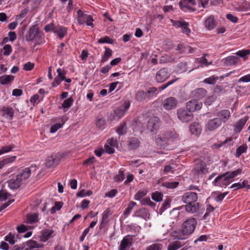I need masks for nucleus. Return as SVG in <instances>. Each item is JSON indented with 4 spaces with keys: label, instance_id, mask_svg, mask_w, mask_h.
<instances>
[{
    "label": "nucleus",
    "instance_id": "nucleus-11",
    "mask_svg": "<svg viewBox=\"0 0 250 250\" xmlns=\"http://www.w3.org/2000/svg\"><path fill=\"white\" fill-rule=\"evenodd\" d=\"M177 104L178 102L175 98L169 97L163 101V106L166 110H170L174 109Z\"/></svg>",
    "mask_w": 250,
    "mask_h": 250
},
{
    "label": "nucleus",
    "instance_id": "nucleus-16",
    "mask_svg": "<svg viewBox=\"0 0 250 250\" xmlns=\"http://www.w3.org/2000/svg\"><path fill=\"white\" fill-rule=\"evenodd\" d=\"M207 95V91L203 88L196 89L191 92L192 97L198 100L204 98Z\"/></svg>",
    "mask_w": 250,
    "mask_h": 250
},
{
    "label": "nucleus",
    "instance_id": "nucleus-18",
    "mask_svg": "<svg viewBox=\"0 0 250 250\" xmlns=\"http://www.w3.org/2000/svg\"><path fill=\"white\" fill-rule=\"evenodd\" d=\"M164 135L167 144L170 142L176 141L178 139V135L174 131L164 132Z\"/></svg>",
    "mask_w": 250,
    "mask_h": 250
},
{
    "label": "nucleus",
    "instance_id": "nucleus-39",
    "mask_svg": "<svg viewBox=\"0 0 250 250\" xmlns=\"http://www.w3.org/2000/svg\"><path fill=\"white\" fill-rule=\"evenodd\" d=\"M105 51L101 60L102 62L107 61L109 58L112 56V50L107 47H105Z\"/></svg>",
    "mask_w": 250,
    "mask_h": 250
},
{
    "label": "nucleus",
    "instance_id": "nucleus-48",
    "mask_svg": "<svg viewBox=\"0 0 250 250\" xmlns=\"http://www.w3.org/2000/svg\"><path fill=\"white\" fill-rule=\"evenodd\" d=\"M15 235L10 233L8 235L5 237L4 240L11 245H14L15 243Z\"/></svg>",
    "mask_w": 250,
    "mask_h": 250
},
{
    "label": "nucleus",
    "instance_id": "nucleus-7",
    "mask_svg": "<svg viewBox=\"0 0 250 250\" xmlns=\"http://www.w3.org/2000/svg\"><path fill=\"white\" fill-rule=\"evenodd\" d=\"M195 174L198 177H202V176L208 173V168L207 165L204 162L198 161L194 168Z\"/></svg>",
    "mask_w": 250,
    "mask_h": 250
},
{
    "label": "nucleus",
    "instance_id": "nucleus-55",
    "mask_svg": "<svg viewBox=\"0 0 250 250\" xmlns=\"http://www.w3.org/2000/svg\"><path fill=\"white\" fill-rule=\"evenodd\" d=\"M62 206V203L61 202H56L55 203V206L53 207L51 209V213H53L56 210H60Z\"/></svg>",
    "mask_w": 250,
    "mask_h": 250
},
{
    "label": "nucleus",
    "instance_id": "nucleus-47",
    "mask_svg": "<svg viewBox=\"0 0 250 250\" xmlns=\"http://www.w3.org/2000/svg\"><path fill=\"white\" fill-rule=\"evenodd\" d=\"M73 102V100L71 97L66 99L62 104V106L63 108H68L72 105Z\"/></svg>",
    "mask_w": 250,
    "mask_h": 250
},
{
    "label": "nucleus",
    "instance_id": "nucleus-23",
    "mask_svg": "<svg viewBox=\"0 0 250 250\" xmlns=\"http://www.w3.org/2000/svg\"><path fill=\"white\" fill-rule=\"evenodd\" d=\"M189 130L192 134L198 135L200 134L202 131L201 126L198 123H194L190 125Z\"/></svg>",
    "mask_w": 250,
    "mask_h": 250
},
{
    "label": "nucleus",
    "instance_id": "nucleus-58",
    "mask_svg": "<svg viewBox=\"0 0 250 250\" xmlns=\"http://www.w3.org/2000/svg\"><path fill=\"white\" fill-rule=\"evenodd\" d=\"M98 42L99 43H112V41L108 37L105 36L104 38H101L99 39Z\"/></svg>",
    "mask_w": 250,
    "mask_h": 250
},
{
    "label": "nucleus",
    "instance_id": "nucleus-37",
    "mask_svg": "<svg viewBox=\"0 0 250 250\" xmlns=\"http://www.w3.org/2000/svg\"><path fill=\"white\" fill-rule=\"evenodd\" d=\"M183 246L179 241L171 242L168 246L167 250H177Z\"/></svg>",
    "mask_w": 250,
    "mask_h": 250
},
{
    "label": "nucleus",
    "instance_id": "nucleus-33",
    "mask_svg": "<svg viewBox=\"0 0 250 250\" xmlns=\"http://www.w3.org/2000/svg\"><path fill=\"white\" fill-rule=\"evenodd\" d=\"M140 145V141L136 138H131L128 141V147L130 149H136Z\"/></svg>",
    "mask_w": 250,
    "mask_h": 250
},
{
    "label": "nucleus",
    "instance_id": "nucleus-31",
    "mask_svg": "<svg viewBox=\"0 0 250 250\" xmlns=\"http://www.w3.org/2000/svg\"><path fill=\"white\" fill-rule=\"evenodd\" d=\"M239 58L235 56H230L226 58L225 64L227 65L230 66L235 64L237 63Z\"/></svg>",
    "mask_w": 250,
    "mask_h": 250
},
{
    "label": "nucleus",
    "instance_id": "nucleus-52",
    "mask_svg": "<svg viewBox=\"0 0 250 250\" xmlns=\"http://www.w3.org/2000/svg\"><path fill=\"white\" fill-rule=\"evenodd\" d=\"M236 54L241 57L245 58L250 55V50H242L238 51Z\"/></svg>",
    "mask_w": 250,
    "mask_h": 250
},
{
    "label": "nucleus",
    "instance_id": "nucleus-30",
    "mask_svg": "<svg viewBox=\"0 0 250 250\" xmlns=\"http://www.w3.org/2000/svg\"><path fill=\"white\" fill-rule=\"evenodd\" d=\"M54 33L60 38H62L66 34V28L62 26H58L54 29Z\"/></svg>",
    "mask_w": 250,
    "mask_h": 250
},
{
    "label": "nucleus",
    "instance_id": "nucleus-24",
    "mask_svg": "<svg viewBox=\"0 0 250 250\" xmlns=\"http://www.w3.org/2000/svg\"><path fill=\"white\" fill-rule=\"evenodd\" d=\"M132 243V239L124 237L121 242L119 250H127Z\"/></svg>",
    "mask_w": 250,
    "mask_h": 250
},
{
    "label": "nucleus",
    "instance_id": "nucleus-21",
    "mask_svg": "<svg viewBox=\"0 0 250 250\" xmlns=\"http://www.w3.org/2000/svg\"><path fill=\"white\" fill-rule=\"evenodd\" d=\"M249 117L248 116H245L240 119L235 125L234 131L237 132H240L242 130L243 126L245 125Z\"/></svg>",
    "mask_w": 250,
    "mask_h": 250
},
{
    "label": "nucleus",
    "instance_id": "nucleus-46",
    "mask_svg": "<svg viewBox=\"0 0 250 250\" xmlns=\"http://www.w3.org/2000/svg\"><path fill=\"white\" fill-rule=\"evenodd\" d=\"M218 80V77H215L214 76H211L208 78L205 79L204 80V82L205 83L209 84H214L216 81Z\"/></svg>",
    "mask_w": 250,
    "mask_h": 250
},
{
    "label": "nucleus",
    "instance_id": "nucleus-42",
    "mask_svg": "<svg viewBox=\"0 0 250 250\" xmlns=\"http://www.w3.org/2000/svg\"><path fill=\"white\" fill-rule=\"evenodd\" d=\"M127 130L126 124L123 123L120 125L117 129V132L119 135H123L126 133Z\"/></svg>",
    "mask_w": 250,
    "mask_h": 250
},
{
    "label": "nucleus",
    "instance_id": "nucleus-35",
    "mask_svg": "<svg viewBox=\"0 0 250 250\" xmlns=\"http://www.w3.org/2000/svg\"><path fill=\"white\" fill-rule=\"evenodd\" d=\"M187 63L186 62H181L178 63L176 66V71L179 73H181L187 71Z\"/></svg>",
    "mask_w": 250,
    "mask_h": 250
},
{
    "label": "nucleus",
    "instance_id": "nucleus-41",
    "mask_svg": "<svg viewBox=\"0 0 250 250\" xmlns=\"http://www.w3.org/2000/svg\"><path fill=\"white\" fill-rule=\"evenodd\" d=\"M125 179V174L124 173V171L120 169L118 172V173L115 175L114 177V180L116 182H121Z\"/></svg>",
    "mask_w": 250,
    "mask_h": 250
},
{
    "label": "nucleus",
    "instance_id": "nucleus-25",
    "mask_svg": "<svg viewBox=\"0 0 250 250\" xmlns=\"http://www.w3.org/2000/svg\"><path fill=\"white\" fill-rule=\"evenodd\" d=\"M155 140L157 145L161 147H164L168 144L164 135V132H161L160 134L156 137Z\"/></svg>",
    "mask_w": 250,
    "mask_h": 250
},
{
    "label": "nucleus",
    "instance_id": "nucleus-49",
    "mask_svg": "<svg viewBox=\"0 0 250 250\" xmlns=\"http://www.w3.org/2000/svg\"><path fill=\"white\" fill-rule=\"evenodd\" d=\"M157 88L155 87H152L148 88L147 91H146V93L147 94V95L149 99H150L151 96L157 95Z\"/></svg>",
    "mask_w": 250,
    "mask_h": 250
},
{
    "label": "nucleus",
    "instance_id": "nucleus-14",
    "mask_svg": "<svg viewBox=\"0 0 250 250\" xmlns=\"http://www.w3.org/2000/svg\"><path fill=\"white\" fill-rule=\"evenodd\" d=\"M39 30V26L37 24H34L30 27L29 31L25 36L26 40L27 42L32 41L37 36V34Z\"/></svg>",
    "mask_w": 250,
    "mask_h": 250
},
{
    "label": "nucleus",
    "instance_id": "nucleus-19",
    "mask_svg": "<svg viewBox=\"0 0 250 250\" xmlns=\"http://www.w3.org/2000/svg\"><path fill=\"white\" fill-rule=\"evenodd\" d=\"M93 19L92 17H78L77 21L80 24L85 23L88 26L93 27Z\"/></svg>",
    "mask_w": 250,
    "mask_h": 250
},
{
    "label": "nucleus",
    "instance_id": "nucleus-12",
    "mask_svg": "<svg viewBox=\"0 0 250 250\" xmlns=\"http://www.w3.org/2000/svg\"><path fill=\"white\" fill-rule=\"evenodd\" d=\"M202 103L198 100L194 99L190 100L186 104V107L192 112L200 110L202 107Z\"/></svg>",
    "mask_w": 250,
    "mask_h": 250
},
{
    "label": "nucleus",
    "instance_id": "nucleus-15",
    "mask_svg": "<svg viewBox=\"0 0 250 250\" xmlns=\"http://www.w3.org/2000/svg\"><path fill=\"white\" fill-rule=\"evenodd\" d=\"M217 118H219L221 123H226L227 122L230 117V112L229 110L227 109L222 110L217 113Z\"/></svg>",
    "mask_w": 250,
    "mask_h": 250
},
{
    "label": "nucleus",
    "instance_id": "nucleus-57",
    "mask_svg": "<svg viewBox=\"0 0 250 250\" xmlns=\"http://www.w3.org/2000/svg\"><path fill=\"white\" fill-rule=\"evenodd\" d=\"M3 55L5 56H8L10 55V54L12 52V48L10 45L9 44H6L3 47Z\"/></svg>",
    "mask_w": 250,
    "mask_h": 250
},
{
    "label": "nucleus",
    "instance_id": "nucleus-51",
    "mask_svg": "<svg viewBox=\"0 0 250 250\" xmlns=\"http://www.w3.org/2000/svg\"><path fill=\"white\" fill-rule=\"evenodd\" d=\"M15 147V146L14 145H10L9 146H3L0 149V155L5 153L8 152L9 151H12V150Z\"/></svg>",
    "mask_w": 250,
    "mask_h": 250
},
{
    "label": "nucleus",
    "instance_id": "nucleus-3",
    "mask_svg": "<svg viewBox=\"0 0 250 250\" xmlns=\"http://www.w3.org/2000/svg\"><path fill=\"white\" fill-rule=\"evenodd\" d=\"M197 225L196 220L194 218H189L186 220L182 226V233L183 235L192 234Z\"/></svg>",
    "mask_w": 250,
    "mask_h": 250
},
{
    "label": "nucleus",
    "instance_id": "nucleus-50",
    "mask_svg": "<svg viewBox=\"0 0 250 250\" xmlns=\"http://www.w3.org/2000/svg\"><path fill=\"white\" fill-rule=\"evenodd\" d=\"M92 194V191L90 190L85 191L84 189H82L77 193V196L78 197H84L86 196H90Z\"/></svg>",
    "mask_w": 250,
    "mask_h": 250
},
{
    "label": "nucleus",
    "instance_id": "nucleus-8",
    "mask_svg": "<svg viewBox=\"0 0 250 250\" xmlns=\"http://www.w3.org/2000/svg\"><path fill=\"white\" fill-rule=\"evenodd\" d=\"M160 125L159 119L156 116L152 117L148 121L147 128L151 132L155 133Z\"/></svg>",
    "mask_w": 250,
    "mask_h": 250
},
{
    "label": "nucleus",
    "instance_id": "nucleus-10",
    "mask_svg": "<svg viewBox=\"0 0 250 250\" xmlns=\"http://www.w3.org/2000/svg\"><path fill=\"white\" fill-rule=\"evenodd\" d=\"M222 125L219 118H215L209 120L206 124V131H213L219 128Z\"/></svg>",
    "mask_w": 250,
    "mask_h": 250
},
{
    "label": "nucleus",
    "instance_id": "nucleus-45",
    "mask_svg": "<svg viewBox=\"0 0 250 250\" xmlns=\"http://www.w3.org/2000/svg\"><path fill=\"white\" fill-rule=\"evenodd\" d=\"M151 197L153 200L156 202H160L162 200L163 195L160 192L155 191L152 194Z\"/></svg>",
    "mask_w": 250,
    "mask_h": 250
},
{
    "label": "nucleus",
    "instance_id": "nucleus-27",
    "mask_svg": "<svg viewBox=\"0 0 250 250\" xmlns=\"http://www.w3.org/2000/svg\"><path fill=\"white\" fill-rule=\"evenodd\" d=\"M14 79V76L9 75H4L0 77V83L2 85L10 84Z\"/></svg>",
    "mask_w": 250,
    "mask_h": 250
},
{
    "label": "nucleus",
    "instance_id": "nucleus-26",
    "mask_svg": "<svg viewBox=\"0 0 250 250\" xmlns=\"http://www.w3.org/2000/svg\"><path fill=\"white\" fill-rule=\"evenodd\" d=\"M146 92L142 90L138 91L135 95V99L139 102H142L145 100H147L149 99Z\"/></svg>",
    "mask_w": 250,
    "mask_h": 250
},
{
    "label": "nucleus",
    "instance_id": "nucleus-63",
    "mask_svg": "<svg viewBox=\"0 0 250 250\" xmlns=\"http://www.w3.org/2000/svg\"><path fill=\"white\" fill-rule=\"evenodd\" d=\"M56 26H55L53 23H51L45 26L44 30L46 32H48L53 31L54 32V29H55Z\"/></svg>",
    "mask_w": 250,
    "mask_h": 250
},
{
    "label": "nucleus",
    "instance_id": "nucleus-60",
    "mask_svg": "<svg viewBox=\"0 0 250 250\" xmlns=\"http://www.w3.org/2000/svg\"><path fill=\"white\" fill-rule=\"evenodd\" d=\"M228 192L220 193L216 197L214 198V200L217 202H221L228 194Z\"/></svg>",
    "mask_w": 250,
    "mask_h": 250
},
{
    "label": "nucleus",
    "instance_id": "nucleus-1",
    "mask_svg": "<svg viewBox=\"0 0 250 250\" xmlns=\"http://www.w3.org/2000/svg\"><path fill=\"white\" fill-rule=\"evenodd\" d=\"M33 168L32 166L30 167H26L21 170L16 176H13L7 181L8 187L13 189L19 188L22 184H24L30 177L32 169Z\"/></svg>",
    "mask_w": 250,
    "mask_h": 250
},
{
    "label": "nucleus",
    "instance_id": "nucleus-2",
    "mask_svg": "<svg viewBox=\"0 0 250 250\" xmlns=\"http://www.w3.org/2000/svg\"><path fill=\"white\" fill-rule=\"evenodd\" d=\"M197 194L192 191L186 192L179 197V199L186 204V205L184 206L186 210L191 213L196 212L199 209V203H197Z\"/></svg>",
    "mask_w": 250,
    "mask_h": 250
},
{
    "label": "nucleus",
    "instance_id": "nucleus-36",
    "mask_svg": "<svg viewBox=\"0 0 250 250\" xmlns=\"http://www.w3.org/2000/svg\"><path fill=\"white\" fill-rule=\"evenodd\" d=\"M26 246L31 250L35 248H41L43 247L42 244H39L36 241L33 240L27 241Z\"/></svg>",
    "mask_w": 250,
    "mask_h": 250
},
{
    "label": "nucleus",
    "instance_id": "nucleus-13",
    "mask_svg": "<svg viewBox=\"0 0 250 250\" xmlns=\"http://www.w3.org/2000/svg\"><path fill=\"white\" fill-rule=\"evenodd\" d=\"M170 76V73L166 68L159 70L156 75V80L158 83H162L166 81Z\"/></svg>",
    "mask_w": 250,
    "mask_h": 250
},
{
    "label": "nucleus",
    "instance_id": "nucleus-34",
    "mask_svg": "<svg viewBox=\"0 0 250 250\" xmlns=\"http://www.w3.org/2000/svg\"><path fill=\"white\" fill-rule=\"evenodd\" d=\"M248 149L247 145L246 144H244L242 145L239 146L236 151L235 156L236 158H239L242 153H245Z\"/></svg>",
    "mask_w": 250,
    "mask_h": 250
},
{
    "label": "nucleus",
    "instance_id": "nucleus-22",
    "mask_svg": "<svg viewBox=\"0 0 250 250\" xmlns=\"http://www.w3.org/2000/svg\"><path fill=\"white\" fill-rule=\"evenodd\" d=\"M149 215V212L145 208H141L136 210L133 215L134 217H140L146 220Z\"/></svg>",
    "mask_w": 250,
    "mask_h": 250
},
{
    "label": "nucleus",
    "instance_id": "nucleus-62",
    "mask_svg": "<svg viewBox=\"0 0 250 250\" xmlns=\"http://www.w3.org/2000/svg\"><path fill=\"white\" fill-rule=\"evenodd\" d=\"M34 67V64L30 62H26L23 65V69L26 71H30Z\"/></svg>",
    "mask_w": 250,
    "mask_h": 250
},
{
    "label": "nucleus",
    "instance_id": "nucleus-61",
    "mask_svg": "<svg viewBox=\"0 0 250 250\" xmlns=\"http://www.w3.org/2000/svg\"><path fill=\"white\" fill-rule=\"evenodd\" d=\"M62 127V125L60 123H56L53 125L50 128V132L52 133L56 132L59 129Z\"/></svg>",
    "mask_w": 250,
    "mask_h": 250
},
{
    "label": "nucleus",
    "instance_id": "nucleus-54",
    "mask_svg": "<svg viewBox=\"0 0 250 250\" xmlns=\"http://www.w3.org/2000/svg\"><path fill=\"white\" fill-rule=\"evenodd\" d=\"M10 194L5 190H0V200L3 201L6 200Z\"/></svg>",
    "mask_w": 250,
    "mask_h": 250
},
{
    "label": "nucleus",
    "instance_id": "nucleus-20",
    "mask_svg": "<svg viewBox=\"0 0 250 250\" xmlns=\"http://www.w3.org/2000/svg\"><path fill=\"white\" fill-rule=\"evenodd\" d=\"M96 127L100 130H103L106 127V122L104 118L101 115L98 116L96 120Z\"/></svg>",
    "mask_w": 250,
    "mask_h": 250
},
{
    "label": "nucleus",
    "instance_id": "nucleus-38",
    "mask_svg": "<svg viewBox=\"0 0 250 250\" xmlns=\"http://www.w3.org/2000/svg\"><path fill=\"white\" fill-rule=\"evenodd\" d=\"M53 230L52 229H46L42 233L41 240L42 242L46 241L52 235Z\"/></svg>",
    "mask_w": 250,
    "mask_h": 250
},
{
    "label": "nucleus",
    "instance_id": "nucleus-6",
    "mask_svg": "<svg viewBox=\"0 0 250 250\" xmlns=\"http://www.w3.org/2000/svg\"><path fill=\"white\" fill-rule=\"evenodd\" d=\"M229 181L225 173L218 175L212 182V184L215 186H218L221 188H226L231 183Z\"/></svg>",
    "mask_w": 250,
    "mask_h": 250
},
{
    "label": "nucleus",
    "instance_id": "nucleus-4",
    "mask_svg": "<svg viewBox=\"0 0 250 250\" xmlns=\"http://www.w3.org/2000/svg\"><path fill=\"white\" fill-rule=\"evenodd\" d=\"M130 106L129 101H125L114 111L113 115H111L109 117L110 120H118L122 118L128 110Z\"/></svg>",
    "mask_w": 250,
    "mask_h": 250
},
{
    "label": "nucleus",
    "instance_id": "nucleus-29",
    "mask_svg": "<svg viewBox=\"0 0 250 250\" xmlns=\"http://www.w3.org/2000/svg\"><path fill=\"white\" fill-rule=\"evenodd\" d=\"M216 25V22L212 17H208L205 22V26L209 30L213 29Z\"/></svg>",
    "mask_w": 250,
    "mask_h": 250
},
{
    "label": "nucleus",
    "instance_id": "nucleus-43",
    "mask_svg": "<svg viewBox=\"0 0 250 250\" xmlns=\"http://www.w3.org/2000/svg\"><path fill=\"white\" fill-rule=\"evenodd\" d=\"M38 221V214L33 213L29 214L27 216V222L29 224H32Z\"/></svg>",
    "mask_w": 250,
    "mask_h": 250
},
{
    "label": "nucleus",
    "instance_id": "nucleus-9",
    "mask_svg": "<svg viewBox=\"0 0 250 250\" xmlns=\"http://www.w3.org/2000/svg\"><path fill=\"white\" fill-rule=\"evenodd\" d=\"M170 21L172 23V25L176 28H181L182 32L184 34L188 35L190 33V29L188 27L189 23L183 21H175L170 19Z\"/></svg>",
    "mask_w": 250,
    "mask_h": 250
},
{
    "label": "nucleus",
    "instance_id": "nucleus-17",
    "mask_svg": "<svg viewBox=\"0 0 250 250\" xmlns=\"http://www.w3.org/2000/svg\"><path fill=\"white\" fill-rule=\"evenodd\" d=\"M60 162V157L57 155H53L49 157L46 161V166L48 167H51L57 165Z\"/></svg>",
    "mask_w": 250,
    "mask_h": 250
},
{
    "label": "nucleus",
    "instance_id": "nucleus-28",
    "mask_svg": "<svg viewBox=\"0 0 250 250\" xmlns=\"http://www.w3.org/2000/svg\"><path fill=\"white\" fill-rule=\"evenodd\" d=\"M242 169L241 168H238L237 169L234 170V171H228L227 172L224 173L226 176L227 177L229 181H231V180L236 176L240 175L242 173Z\"/></svg>",
    "mask_w": 250,
    "mask_h": 250
},
{
    "label": "nucleus",
    "instance_id": "nucleus-59",
    "mask_svg": "<svg viewBox=\"0 0 250 250\" xmlns=\"http://www.w3.org/2000/svg\"><path fill=\"white\" fill-rule=\"evenodd\" d=\"M57 72L58 73V76L57 77H59L60 79L63 80L65 78V75L66 73V71L64 70H62L61 68H59L57 70Z\"/></svg>",
    "mask_w": 250,
    "mask_h": 250
},
{
    "label": "nucleus",
    "instance_id": "nucleus-32",
    "mask_svg": "<svg viewBox=\"0 0 250 250\" xmlns=\"http://www.w3.org/2000/svg\"><path fill=\"white\" fill-rule=\"evenodd\" d=\"M44 38V34L43 32L39 30L37 34V36L35 37L36 42L34 43V46L41 44L43 42V40Z\"/></svg>",
    "mask_w": 250,
    "mask_h": 250
},
{
    "label": "nucleus",
    "instance_id": "nucleus-56",
    "mask_svg": "<svg viewBox=\"0 0 250 250\" xmlns=\"http://www.w3.org/2000/svg\"><path fill=\"white\" fill-rule=\"evenodd\" d=\"M162 245L159 243L153 244L148 247L146 250H161Z\"/></svg>",
    "mask_w": 250,
    "mask_h": 250
},
{
    "label": "nucleus",
    "instance_id": "nucleus-5",
    "mask_svg": "<svg viewBox=\"0 0 250 250\" xmlns=\"http://www.w3.org/2000/svg\"><path fill=\"white\" fill-rule=\"evenodd\" d=\"M178 119L182 123H188L193 118L192 112L186 107L178 109L177 111Z\"/></svg>",
    "mask_w": 250,
    "mask_h": 250
},
{
    "label": "nucleus",
    "instance_id": "nucleus-53",
    "mask_svg": "<svg viewBox=\"0 0 250 250\" xmlns=\"http://www.w3.org/2000/svg\"><path fill=\"white\" fill-rule=\"evenodd\" d=\"M178 184L177 182H165L163 185L167 188L172 189L177 187Z\"/></svg>",
    "mask_w": 250,
    "mask_h": 250
},
{
    "label": "nucleus",
    "instance_id": "nucleus-40",
    "mask_svg": "<svg viewBox=\"0 0 250 250\" xmlns=\"http://www.w3.org/2000/svg\"><path fill=\"white\" fill-rule=\"evenodd\" d=\"M2 111L4 115L11 119L14 115V110L12 107H4L2 109Z\"/></svg>",
    "mask_w": 250,
    "mask_h": 250
},
{
    "label": "nucleus",
    "instance_id": "nucleus-44",
    "mask_svg": "<svg viewBox=\"0 0 250 250\" xmlns=\"http://www.w3.org/2000/svg\"><path fill=\"white\" fill-rule=\"evenodd\" d=\"M147 192L146 190H139L134 196V199L136 201H140L146 196Z\"/></svg>",
    "mask_w": 250,
    "mask_h": 250
},
{
    "label": "nucleus",
    "instance_id": "nucleus-64",
    "mask_svg": "<svg viewBox=\"0 0 250 250\" xmlns=\"http://www.w3.org/2000/svg\"><path fill=\"white\" fill-rule=\"evenodd\" d=\"M250 82V74L241 77L238 82L249 83Z\"/></svg>",
    "mask_w": 250,
    "mask_h": 250
}]
</instances>
